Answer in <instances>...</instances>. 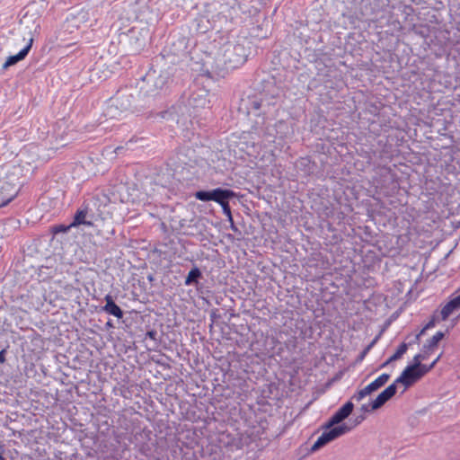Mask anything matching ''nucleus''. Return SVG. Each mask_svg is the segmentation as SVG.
<instances>
[{
  "mask_svg": "<svg viewBox=\"0 0 460 460\" xmlns=\"http://www.w3.org/2000/svg\"><path fill=\"white\" fill-rule=\"evenodd\" d=\"M4 360H5L4 351L2 350V351H0V362L3 363Z\"/></svg>",
  "mask_w": 460,
  "mask_h": 460,
  "instance_id": "21",
  "label": "nucleus"
},
{
  "mask_svg": "<svg viewBox=\"0 0 460 460\" xmlns=\"http://www.w3.org/2000/svg\"><path fill=\"white\" fill-rule=\"evenodd\" d=\"M200 276H201V272L198 268L195 267V268L191 269L186 277L185 285L188 286L193 282H197V279L199 278H200Z\"/></svg>",
  "mask_w": 460,
  "mask_h": 460,
  "instance_id": "16",
  "label": "nucleus"
},
{
  "mask_svg": "<svg viewBox=\"0 0 460 460\" xmlns=\"http://www.w3.org/2000/svg\"><path fill=\"white\" fill-rule=\"evenodd\" d=\"M3 454H4V450H3L2 447H0V460H5Z\"/></svg>",
  "mask_w": 460,
  "mask_h": 460,
  "instance_id": "23",
  "label": "nucleus"
},
{
  "mask_svg": "<svg viewBox=\"0 0 460 460\" xmlns=\"http://www.w3.org/2000/svg\"><path fill=\"white\" fill-rule=\"evenodd\" d=\"M73 226H70V225L69 226L57 225V226H52L51 232L54 234H59V233H66V232H67Z\"/></svg>",
  "mask_w": 460,
  "mask_h": 460,
  "instance_id": "19",
  "label": "nucleus"
},
{
  "mask_svg": "<svg viewBox=\"0 0 460 460\" xmlns=\"http://www.w3.org/2000/svg\"><path fill=\"white\" fill-rule=\"evenodd\" d=\"M440 358H441V354L438 355L429 366H427V365L421 364V361H423V357L420 355V353H419L413 357V364L412 365H418V367L421 368V369H422V367L429 368V372L435 367V365L438 362Z\"/></svg>",
  "mask_w": 460,
  "mask_h": 460,
  "instance_id": "14",
  "label": "nucleus"
},
{
  "mask_svg": "<svg viewBox=\"0 0 460 460\" xmlns=\"http://www.w3.org/2000/svg\"><path fill=\"white\" fill-rule=\"evenodd\" d=\"M229 223H230L231 229H233L234 231H237V227L235 226L233 218H232V222H229Z\"/></svg>",
  "mask_w": 460,
  "mask_h": 460,
  "instance_id": "22",
  "label": "nucleus"
},
{
  "mask_svg": "<svg viewBox=\"0 0 460 460\" xmlns=\"http://www.w3.org/2000/svg\"><path fill=\"white\" fill-rule=\"evenodd\" d=\"M104 299H105L106 304L103 306V311H105L109 314H111V315L117 317L118 319L122 318L123 312H122L121 308L118 305L115 304L111 296L107 295Z\"/></svg>",
  "mask_w": 460,
  "mask_h": 460,
  "instance_id": "11",
  "label": "nucleus"
},
{
  "mask_svg": "<svg viewBox=\"0 0 460 460\" xmlns=\"http://www.w3.org/2000/svg\"><path fill=\"white\" fill-rule=\"evenodd\" d=\"M220 206L222 208L223 213L226 216L228 222H232L233 216L229 202L226 201L225 203L220 204Z\"/></svg>",
  "mask_w": 460,
  "mask_h": 460,
  "instance_id": "18",
  "label": "nucleus"
},
{
  "mask_svg": "<svg viewBox=\"0 0 460 460\" xmlns=\"http://www.w3.org/2000/svg\"><path fill=\"white\" fill-rule=\"evenodd\" d=\"M211 197H212V190H210V191L199 190L195 193V198L201 201H209V200H211Z\"/></svg>",
  "mask_w": 460,
  "mask_h": 460,
  "instance_id": "17",
  "label": "nucleus"
},
{
  "mask_svg": "<svg viewBox=\"0 0 460 460\" xmlns=\"http://www.w3.org/2000/svg\"><path fill=\"white\" fill-rule=\"evenodd\" d=\"M87 213H88L87 208L78 209L75 214L74 220L70 224V226L76 227L80 225L93 226V222L86 221V219H85Z\"/></svg>",
  "mask_w": 460,
  "mask_h": 460,
  "instance_id": "12",
  "label": "nucleus"
},
{
  "mask_svg": "<svg viewBox=\"0 0 460 460\" xmlns=\"http://www.w3.org/2000/svg\"><path fill=\"white\" fill-rule=\"evenodd\" d=\"M396 383L388 385L377 397L371 402V410H377L390 400L396 393Z\"/></svg>",
  "mask_w": 460,
  "mask_h": 460,
  "instance_id": "7",
  "label": "nucleus"
},
{
  "mask_svg": "<svg viewBox=\"0 0 460 460\" xmlns=\"http://www.w3.org/2000/svg\"><path fill=\"white\" fill-rule=\"evenodd\" d=\"M323 431L321 434V436L316 439V441L312 446V451H316L325 446L326 444L333 441L334 439L338 438L339 437L344 435L348 431H349V428L345 425H340L337 427H332L330 429L325 428V424L323 427Z\"/></svg>",
  "mask_w": 460,
  "mask_h": 460,
  "instance_id": "1",
  "label": "nucleus"
},
{
  "mask_svg": "<svg viewBox=\"0 0 460 460\" xmlns=\"http://www.w3.org/2000/svg\"><path fill=\"white\" fill-rule=\"evenodd\" d=\"M433 353V350L429 349V348L423 346V349L420 353V355L423 357V360L429 358V356Z\"/></svg>",
  "mask_w": 460,
  "mask_h": 460,
  "instance_id": "20",
  "label": "nucleus"
},
{
  "mask_svg": "<svg viewBox=\"0 0 460 460\" xmlns=\"http://www.w3.org/2000/svg\"><path fill=\"white\" fill-rule=\"evenodd\" d=\"M354 404L349 401L341 406L325 423V428L330 429L347 419L353 411Z\"/></svg>",
  "mask_w": 460,
  "mask_h": 460,
  "instance_id": "5",
  "label": "nucleus"
},
{
  "mask_svg": "<svg viewBox=\"0 0 460 460\" xmlns=\"http://www.w3.org/2000/svg\"><path fill=\"white\" fill-rule=\"evenodd\" d=\"M33 43V39L31 38L27 43V45L20 50L16 55L10 56L7 58L5 62L3 64L2 68L3 70H6L9 66L15 65L21 60H23L28 53L30 52Z\"/></svg>",
  "mask_w": 460,
  "mask_h": 460,
  "instance_id": "8",
  "label": "nucleus"
},
{
  "mask_svg": "<svg viewBox=\"0 0 460 460\" xmlns=\"http://www.w3.org/2000/svg\"><path fill=\"white\" fill-rule=\"evenodd\" d=\"M443 338L444 333L442 332H438L429 340L427 341V343L424 346L434 351L437 349L438 342Z\"/></svg>",
  "mask_w": 460,
  "mask_h": 460,
  "instance_id": "15",
  "label": "nucleus"
},
{
  "mask_svg": "<svg viewBox=\"0 0 460 460\" xmlns=\"http://www.w3.org/2000/svg\"><path fill=\"white\" fill-rule=\"evenodd\" d=\"M408 345L405 342L400 344L396 351L391 357H389V358L385 362L383 363L382 367H385L393 361L401 358L406 353Z\"/></svg>",
  "mask_w": 460,
  "mask_h": 460,
  "instance_id": "13",
  "label": "nucleus"
},
{
  "mask_svg": "<svg viewBox=\"0 0 460 460\" xmlns=\"http://www.w3.org/2000/svg\"><path fill=\"white\" fill-rule=\"evenodd\" d=\"M390 375L384 373L380 375L378 377H376L373 382L368 384L367 386H365L363 389H360L357 393H355L352 396V399L360 402L363 400L366 396L369 395L373 392L378 390L380 387L384 386L389 380Z\"/></svg>",
  "mask_w": 460,
  "mask_h": 460,
  "instance_id": "4",
  "label": "nucleus"
},
{
  "mask_svg": "<svg viewBox=\"0 0 460 460\" xmlns=\"http://www.w3.org/2000/svg\"><path fill=\"white\" fill-rule=\"evenodd\" d=\"M235 197V193L231 190L217 188L212 190L211 200L218 203L219 205L225 203Z\"/></svg>",
  "mask_w": 460,
  "mask_h": 460,
  "instance_id": "9",
  "label": "nucleus"
},
{
  "mask_svg": "<svg viewBox=\"0 0 460 460\" xmlns=\"http://www.w3.org/2000/svg\"><path fill=\"white\" fill-rule=\"evenodd\" d=\"M396 383L388 385L377 397L371 402V410H377L390 400L396 393Z\"/></svg>",
  "mask_w": 460,
  "mask_h": 460,
  "instance_id": "6",
  "label": "nucleus"
},
{
  "mask_svg": "<svg viewBox=\"0 0 460 460\" xmlns=\"http://www.w3.org/2000/svg\"><path fill=\"white\" fill-rule=\"evenodd\" d=\"M243 48L241 45L229 46L225 50V65L229 68H237L245 62V57L242 53Z\"/></svg>",
  "mask_w": 460,
  "mask_h": 460,
  "instance_id": "3",
  "label": "nucleus"
},
{
  "mask_svg": "<svg viewBox=\"0 0 460 460\" xmlns=\"http://www.w3.org/2000/svg\"><path fill=\"white\" fill-rule=\"evenodd\" d=\"M460 308V294L448 301L441 309V319L447 320L449 315L456 310Z\"/></svg>",
  "mask_w": 460,
  "mask_h": 460,
  "instance_id": "10",
  "label": "nucleus"
},
{
  "mask_svg": "<svg viewBox=\"0 0 460 460\" xmlns=\"http://www.w3.org/2000/svg\"><path fill=\"white\" fill-rule=\"evenodd\" d=\"M429 373V368H419L418 365L407 366L401 376L396 378L395 383H402L405 387H409L420 380L423 376Z\"/></svg>",
  "mask_w": 460,
  "mask_h": 460,
  "instance_id": "2",
  "label": "nucleus"
},
{
  "mask_svg": "<svg viewBox=\"0 0 460 460\" xmlns=\"http://www.w3.org/2000/svg\"><path fill=\"white\" fill-rule=\"evenodd\" d=\"M431 326H432V323H428V324H427V326L425 327V329H428V328H429V327H431Z\"/></svg>",
  "mask_w": 460,
  "mask_h": 460,
  "instance_id": "24",
  "label": "nucleus"
}]
</instances>
